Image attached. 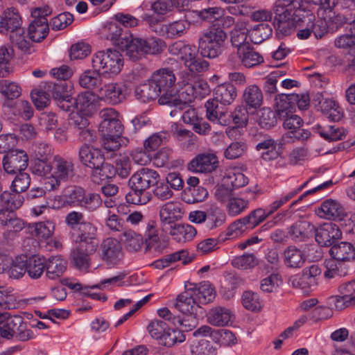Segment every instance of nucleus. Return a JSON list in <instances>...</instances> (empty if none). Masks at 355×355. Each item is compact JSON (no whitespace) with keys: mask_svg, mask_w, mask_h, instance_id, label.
<instances>
[{"mask_svg":"<svg viewBox=\"0 0 355 355\" xmlns=\"http://www.w3.org/2000/svg\"><path fill=\"white\" fill-rule=\"evenodd\" d=\"M28 157L27 153L20 149L12 150L3 157V168L6 173L15 174L24 171L28 166Z\"/></svg>","mask_w":355,"mask_h":355,"instance_id":"9b49d317","label":"nucleus"},{"mask_svg":"<svg viewBox=\"0 0 355 355\" xmlns=\"http://www.w3.org/2000/svg\"><path fill=\"white\" fill-rule=\"evenodd\" d=\"M46 85L47 87L45 86L44 88L51 92L55 101L71 96V87L65 81L57 80L54 83H48Z\"/></svg>","mask_w":355,"mask_h":355,"instance_id":"5fc2aeb1","label":"nucleus"},{"mask_svg":"<svg viewBox=\"0 0 355 355\" xmlns=\"http://www.w3.org/2000/svg\"><path fill=\"white\" fill-rule=\"evenodd\" d=\"M10 41L12 46L24 53L31 54L35 51L33 45L27 39L22 27L10 33Z\"/></svg>","mask_w":355,"mask_h":355,"instance_id":"ea45409f","label":"nucleus"},{"mask_svg":"<svg viewBox=\"0 0 355 355\" xmlns=\"http://www.w3.org/2000/svg\"><path fill=\"white\" fill-rule=\"evenodd\" d=\"M102 73L98 69H87L78 78L80 87L87 89L101 88L103 85Z\"/></svg>","mask_w":355,"mask_h":355,"instance_id":"2f4dec72","label":"nucleus"},{"mask_svg":"<svg viewBox=\"0 0 355 355\" xmlns=\"http://www.w3.org/2000/svg\"><path fill=\"white\" fill-rule=\"evenodd\" d=\"M178 242L191 240L196 234V229L190 225L177 224L175 222L163 228Z\"/></svg>","mask_w":355,"mask_h":355,"instance_id":"b1692460","label":"nucleus"},{"mask_svg":"<svg viewBox=\"0 0 355 355\" xmlns=\"http://www.w3.org/2000/svg\"><path fill=\"white\" fill-rule=\"evenodd\" d=\"M46 275L49 279H56L60 278L67 269V261L60 256H52L46 259Z\"/></svg>","mask_w":355,"mask_h":355,"instance_id":"72a5a7b5","label":"nucleus"},{"mask_svg":"<svg viewBox=\"0 0 355 355\" xmlns=\"http://www.w3.org/2000/svg\"><path fill=\"white\" fill-rule=\"evenodd\" d=\"M0 93L7 100H13L21 96V88L16 82L0 80Z\"/></svg>","mask_w":355,"mask_h":355,"instance_id":"4d7b16f0","label":"nucleus"},{"mask_svg":"<svg viewBox=\"0 0 355 355\" xmlns=\"http://www.w3.org/2000/svg\"><path fill=\"white\" fill-rule=\"evenodd\" d=\"M151 79L154 82L161 96L158 99L160 105H168L174 94H177L175 88L176 78L172 69L162 68L155 71Z\"/></svg>","mask_w":355,"mask_h":355,"instance_id":"0eeeda50","label":"nucleus"},{"mask_svg":"<svg viewBox=\"0 0 355 355\" xmlns=\"http://www.w3.org/2000/svg\"><path fill=\"white\" fill-rule=\"evenodd\" d=\"M316 242L321 246H332L341 238L342 232L338 226L333 223H324L314 231Z\"/></svg>","mask_w":355,"mask_h":355,"instance_id":"f8f14e48","label":"nucleus"},{"mask_svg":"<svg viewBox=\"0 0 355 355\" xmlns=\"http://www.w3.org/2000/svg\"><path fill=\"white\" fill-rule=\"evenodd\" d=\"M97 248L94 245H83L78 243L71 251L70 257L75 266L80 270H87L89 267V256L94 253Z\"/></svg>","mask_w":355,"mask_h":355,"instance_id":"a211bd4d","label":"nucleus"},{"mask_svg":"<svg viewBox=\"0 0 355 355\" xmlns=\"http://www.w3.org/2000/svg\"><path fill=\"white\" fill-rule=\"evenodd\" d=\"M125 243L126 249L130 252L140 250L145 242L143 236L132 230H125L121 238Z\"/></svg>","mask_w":355,"mask_h":355,"instance_id":"49530a36","label":"nucleus"},{"mask_svg":"<svg viewBox=\"0 0 355 355\" xmlns=\"http://www.w3.org/2000/svg\"><path fill=\"white\" fill-rule=\"evenodd\" d=\"M207 226L209 229L221 226L225 221L226 216L224 211L216 205H211L206 211Z\"/></svg>","mask_w":355,"mask_h":355,"instance_id":"3c124183","label":"nucleus"},{"mask_svg":"<svg viewBox=\"0 0 355 355\" xmlns=\"http://www.w3.org/2000/svg\"><path fill=\"white\" fill-rule=\"evenodd\" d=\"M123 65L122 55L116 50L98 51L92 59V68L102 71V73L118 74Z\"/></svg>","mask_w":355,"mask_h":355,"instance_id":"1a4fd4ad","label":"nucleus"},{"mask_svg":"<svg viewBox=\"0 0 355 355\" xmlns=\"http://www.w3.org/2000/svg\"><path fill=\"white\" fill-rule=\"evenodd\" d=\"M169 137L166 131H161L153 134L144 143V148L151 152L157 150L161 145L164 144Z\"/></svg>","mask_w":355,"mask_h":355,"instance_id":"338daca9","label":"nucleus"},{"mask_svg":"<svg viewBox=\"0 0 355 355\" xmlns=\"http://www.w3.org/2000/svg\"><path fill=\"white\" fill-rule=\"evenodd\" d=\"M207 119L214 123L226 126L230 123L232 116L224 110H220L216 102L207 101L205 103Z\"/></svg>","mask_w":355,"mask_h":355,"instance_id":"c9c22d12","label":"nucleus"},{"mask_svg":"<svg viewBox=\"0 0 355 355\" xmlns=\"http://www.w3.org/2000/svg\"><path fill=\"white\" fill-rule=\"evenodd\" d=\"M160 178L159 173L152 168L143 167L129 178L128 185L130 191L125 196L127 202L133 205H146L151 199L148 189Z\"/></svg>","mask_w":355,"mask_h":355,"instance_id":"f03ea898","label":"nucleus"},{"mask_svg":"<svg viewBox=\"0 0 355 355\" xmlns=\"http://www.w3.org/2000/svg\"><path fill=\"white\" fill-rule=\"evenodd\" d=\"M188 286L191 288L198 304H207L215 297L216 292L214 288L207 283H204L198 286L193 284H189Z\"/></svg>","mask_w":355,"mask_h":355,"instance_id":"a19ab883","label":"nucleus"},{"mask_svg":"<svg viewBox=\"0 0 355 355\" xmlns=\"http://www.w3.org/2000/svg\"><path fill=\"white\" fill-rule=\"evenodd\" d=\"M318 214L328 220H342L346 216L343 207L338 201L332 199H327L321 204Z\"/></svg>","mask_w":355,"mask_h":355,"instance_id":"5701e85b","label":"nucleus"},{"mask_svg":"<svg viewBox=\"0 0 355 355\" xmlns=\"http://www.w3.org/2000/svg\"><path fill=\"white\" fill-rule=\"evenodd\" d=\"M232 314L230 309L223 306L211 309L207 314L209 324L214 327H224L231 320Z\"/></svg>","mask_w":355,"mask_h":355,"instance_id":"473e14b6","label":"nucleus"},{"mask_svg":"<svg viewBox=\"0 0 355 355\" xmlns=\"http://www.w3.org/2000/svg\"><path fill=\"white\" fill-rule=\"evenodd\" d=\"M273 10L277 32L284 36L299 29L307 11L302 8V0H277Z\"/></svg>","mask_w":355,"mask_h":355,"instance_id":"f257e3e1","label":"nucleus"},{"mask_svg":"<svg viewBox=\"0 0 355 355\" xmlns=\"http://www.w3.org/2000/svg\"><path fill=\"white\" fill-rule=\"evenodd\" d=\"M248 200L239 197H233L227 203V214L231 216H236L243 213L249 207Z\"/></svg>","mask_w":355,"mask_h":355,"instance_id":"69168bd1","label":"nucleus"},{"mask_svg":"<svg viewBox=\"0 0 355 355\" xmlns=\"http://www.w3.org/2000/svg\"><path fill=\"white\" fill-rule=\"evenodd\" d=\"M75 175L74 164L71 160L55 155L53 159V172L45 183L49 190L57 189L61 182H66Z\"/></svg>","mask_w":355,"mask_h":355,"instance_id":"6e6552de","label":"nucleus"},{"mask_svg":"<svg viewBox=\"0 0 355 355\" xmlns=\"http://www.w3.org/2000/svg\"><path fill=\"white\" fill-rule=\"evenodd\" d=\"M168 51L172 55L179 56L184 66L196 57L199 52L195 46L186 44L181 41L175 42L169 46Z\"/></svg>","mask_w":355,"mask_h":355,"instance_id":"c85d7f7f","label":"nucleus"},{"mask_svg":"<svg viewBox=\"0 0 355 355\" xmlns=\"http://www.w3.org/2000/svg\"><path fill=\"white\" fill-rule=\"evenodd\" d=\"M223 182L234 190L247 184L248 179L243 173L235 169H229L226 171Z\"/></svg>","mask_w":355,"mask_h":355,"instance_id":"603ef678","label":"nucleus"},{"mask_svg":"<svg viewBox=\"0 0 355 355\" xmlns=\"http://www.w3.org/2000/svg\"><path fill=\"white\" fill-rule=\"evenodd\" d=\"M29 229L31 234L38 239H47L53 235L55 224L53 221L48 220L30 225Z\"/></svg>","mask_w":355,"mask_h":355,"instance_id":"37998d69","label":"nucleus"},{"mask_svg":"<svg viewBox=\"0 0 355 355\" xmlns=\"http://www.w3.org/2000/svg\"><path fill=\"white\" fill-rule=\"evenodd\" d=\"M129 33L123 32V28L117 22H111L107 26V38L112 41L113 44L120 49L122 48V42L127 40Z\"/></svg>","mask_w":355,"mask_h":355,"instance_id":"864d4df0","label":"nucleus"},{"mask_svg":"<svg viewBox=\"0 0 355 355\" xmlns=\"http://www.w3.org/2000/svg\"><path fill=\"white\" fill-rule=\"evenodd\" d=\"M0 336L7 340L15 338L19 341H27L32 338L33 334L21 316L0 311Z\"/></svg>","mask_w":355,"mask_h":355,"instance_id":"20e7f679","label":"nucleus"},{"mask_svg":"<svg viewBox=\"0 0 355 355\" xmlns=\"http://www.w3.org/2000/svg\"><path fill=\"white\" fill-rule=\"evenodd\" d=\"M243 101L250 108L259 107L263 101L261 89L255 85L247 87L243 94Z\"/></svg>","mask_w":355,"mask_h":355,"instance_id":"a18cd8bd","label":"nucleus"},{"mask_svg":"<svg viewBox=\"0 0 355 355\" xmlns=\"http://www.w3.org/2000/svg\"><path fill=\"white\" fill-rule=\"evenodd\" d=\"M0 204L3 208L14 211L22 205L23 199L19 193L4 191L0 195Z\"/></svg>","mask_w":355,"mask_h":355,"instance_id":"052dcab7","label":"nucleus"},{"mask_svg":"<svg viewBox=\"0 0 355 355\" xmlns=\"http://www.w3.org/2000/svg\"><path fill=\"white\" fill-rule=\"evenodd\" d=\"M192 355H216V348L211 343L205 339H200L196 345L191 346Z\"/></svg>","mask_w":355,"mask_h":355,"instance_id":"774afa93","label":"nucleus"},{"mask_svg":"<svg viewBox=\"0 0 355 355\" xmlns=\"http://www.w3.org/2000/svg\"><path fill=\"white\" fill-rule=\"evenodd\" d=\"M196 98L193 87L191 83H187L177 94H174L168 105L179 110H184L189 107V103Z\"/></svg>","mask_w":355,"mask_h":355,"instance_id":"393cba45","label":"nucleus"},{"mask_svg":"<svg viewBox=\"0 0 355 355\" xmlns=\"http://www.w3.org/2000/svg\"><path fill=\"white\" fill-rule=\"evenodd\" d=\"M99 132L102 137H121L123 132V125L118 119L112 122L100 124Z\"/></svg>","mask_w":355,"mask_h":355,"instance_id":"e2e57ef3","label":"nucleus"},{"mask_svg":"<svg viewBox=\"0 0 355 355\" xmlns=\"http://www.w3.org/2000/svg\"><path fill=\"white\" fill-rule=\"evenodd\" d=\"M237 92L236 87L230 83H225L218 85L214 90V98L208 101L216 102V105L220 103L222 105H230L236 98Z\"/></svg>","mask_w":355,"mask_h":355,"instance_id":"bb28decb","label":"nucleus"},{"mask_svg":"<svg viewBox=\"0 0 355 355\" xmlns=\"http://www.w3.org/2000/svg\"><path fill=\"white\" fill-rule=\"evenodd\" d=\"M272 33V29L270 24L261 23L249 30V37L252 42L260 44L270 37Z\"/></svg>","mask_w":355,"mask_h":355,"instance_id":"8fccbe9b","label":"nucleus"},{"mask_svg":"<svg viewBox=\"0 0 355 355\" xmlns=\"http://www.w3.org/2000/svg\"><path fill=\"white\" fill-rule=\"evenodd\" d=\"M182 209L178 202L171 201L165 203L160 209L159 216L163 225H170L174 223L175 219L180 217Z\"/></svg>","mask_w":355,"mask_h":355,"instance_id":"f704fd0d","label":"nucleus"},{"mask_svg":"<svg viewBox=\"0 0 355 355\" xmlns=\"http://www.w3.org/2000/svg\"><path fill=\"white\" fill-rule=\"evenodd\" d=\"M207 196L208 192L207 189L202 187H187L184 190L182 200L188 204H193L203 201Z\"/></svg>","mask_w":355,"mask_h":355,"instance_id":"13d9d810","label":"nucleus"},{"mask_svg":"<svg viewBox=\"0 0 355 355\" xmlns=\"http://www.w3.org/2000/svg\"><path fill=\"white\" fill-rule=\"evenodd\" d=\"M189 23L184 20H178L163 26V31L167 37H181L189 28Z\"/></svg>","mask_w":355,"mask_h":355,"instance_id":"bf43d9fd","label":"nucleus"},{"mask_svg":"<svg viewBox=\"0 0 355 355\" xmlns=\"http://www.w3.org/2000/svg\"><path fill=\"white\" fill-rule=\"evenodd\" d=\"M248 36H249V30L246 28L245 23L243 21L236 22L231 31L232 44L236 47L237 50L246 46L249 44L248 42H246Z\"/></svg>","mask_w":355,"mask_h":355,"instance_id":"c03bdc74","label":"nucleus"},{"mask_svg":"<svg viewBox=\"0 0 355 355\" xmlns=\"http://www.w3.org/2000/svg\"><path fill=\"white\" fill-rule=\"evenodd\" d=\"M327 22L324 19H316L313 13L307 10L299 28L297 37L307 39L313 33L316 38H321L327 33Z\"/></svg>","mask_w":355,"mask_h":355,"instance_id":"9d476101","label":"nucleus"},{"mask_svg":"<svg viewBox=\"0 0 355 355\" xmlns=\"http://www.w3.org/2000/svg\"><path fill=\"white\" fill-rule=\"evenodd\" d=\"M313 130L321 137L329 141L343 140L346 137L347 133L344 128L337 125L322 126L318 124L313 127Z\"/></svg>","mask_w":355,"mask_h":355,"instance_id":"a878e982","label":"nucleus"},{"mask_svg":"<svg viewBox=\"0 0 355 355\" xmlns=\"http://www.w3.org/2000/svg\"><path fill=\"white\" fill-rule=\"evenodd\" d=\"M49 32V24L46 18L34 19L29 24L28 33L29 39L34 42L44 40Z\"/></svg>","mask_w":355,"mask_h":355,"instance_id":"c756f323","label":"nucleus"},{"mask_svg":"<svg viewBox=\"0 0 355 355\" xmlns=\"http://www.w3.org/2000/svg\"><path fill=\"white\" fill-rule=\"evenodd\" d=\"M76 242L83 245H94L97 248L98 241L96 239V227L90 222L85 221L74 230Z\"/></svg>","mask_w":355,"mask_h":355,"instance_id":"4be33fe9","label":"nucleus"},{"mask_svg":"<svg viewBox=\"0 0 355 355\" xmlns=\"http://www.w3.org/2000/svg\"><path fill=\"white\" fill-rule=\"evenodd\" d=\"M191 291V288L187 285L185 291L178 296L175 304V308L185 315L191 314L194 306L198 304Z\"/></svg>","mask_w":355,"mask_h":355,"instance_id":"58836bf2","label":"nucleus"},{"mask_svg":"<svg viewBox=\"0 0 355 355\" xmlns=\"http://www.w3.org/2000/svg\"><path fill=\"white\" fill-rule=\"evenodd\" d=\"M218 165L217 157L213 153H202L197 155L189 164L188 168L197 173H211Z\"/></svg>","mask_w":355,"mask_h":355,"instance_id":"2eb2a0df","label":"nucleus"},{"mask_svg":"<svg viewBox=\"0 0 355 355\" xmlns=\"http://www.w3.org/2000/svg\"><path fill=\"white\" fill-rule=\"evenodd\" d=\"M114 176V166L110 163L100 162L99 166L92 169L91 178L94 183L100 184L103 181L110 179Z\"/></svg>","mask_w":355,"mask_h":355,"instance_id":"de8ad7c7","label":"nucleus"},{"mask_svg":"<svg viewBox=\"0 0 355 355\" xmlns=\"http://www.w3.org/2000/svg\"><path fill=\"white\" fill-rule=\"evenodd\" d=\"M127 86L123 83H112L105 85L100 89V95L113 105L125 99L128 94Z\"/></svg>","mask_w":355,"mask_h":355,"instance_id":"f3484780","label":"nucleus"},{"mask_svg":"<svg viewBox=\"0 0 355 355\" xmlns=\"http://www.w3.org/2000/svg\"><path fill=\"white\" fill-rule=\"evenodd\" d=\"M6 272L11 279H17L22 277L26 273V256H17L14 260L12 259V263Z\"/></svg>","mask_w":355,"mask_h":355,"instance_id":"680f3d73","label":"nucleus"},{"mask_svg":"<svg viewBox=\"0 0 355 355\" xmlns=\"http://www.w3.org/2000/svg\"><path fill=\"white\" fill-rule=\"evenodd\" d=\"M329 254L338 261H349L355 259V246L349 242L342 241L334 244L329 249Z\"/></svg>","mask_w":355,"mask_h":355,"instance_id":"cd10ccee","label":"nucleus"},{"mask_svg":"<svg viewBox=\"0 0 355 355\" xmlns=\"http://www.w3.org/2000/svg\"><path fill=\"white\" fill-rule=\"evenodd\" d=\"M321 273V268L318 265L313 264L304 268L301 276L293 281V284L295 287L302 290L303 292H308L317 286L318 279Z\"/></svg>","mask_w":355,"mask_h":355,"instance_id":"ddd939ff","label":"nucleus"},{"mask_svg":"<svg viewBox=\"0 0 355 355\" xmlns=\"http://www.w3.org/2000/svg\"><path fill=\"white\" fill-rule=\"evenodd\" d=\"M76 112L85 116H92L97 110V101L95 95L89 92L80 94L74 100Z\"/></svg>","mask_w":355,"mask_h":355,"instance_id":"aec40b11","label":"nucleus"},{"mask_svg":"<svg viewBox=\"0 0 355 355\" xmlns=\"http://www.w3.org/2000/svg\"><path fill=\"white\" fill-rule=\"evenodd\" d=\"M283 257L285 265L292 268H301L305 261L302 251L293 245L284 250Z\"/></svg>","mask_w":355,"mask_h":355,"instance_id":"79ce46f5","label":"nucleus"},{"mask_svg":"<svg viewBox=\"0 0 355 355\" xmlns=\"http://www.w3.org/2000/svg\"><path fill=\"white\" fill-rule=\"evenodd\" d=\"M277 143L270 137H266L263 141L259 142L256 146L258 151L264 150L261 155L263 159L266 161L272 160L277 157L278 153L275 150Z\"/></svg>","mask_w":355,"mask_h":355,"instance_id":"6e6d98bb","label":"nucleus"},{"mask_svg":"<svg viewBox=\"0 0 355 355\" xmlns=\"http://www.w3.org/2000/svg\"><path fill=\"white\" fill-rule=\"evenodd\" d=\"M101 259L107 264L116 265L122 259L123 252L120 242L113 238L103 240L101 245Z\"/></svg>","mask_w":355,"mask_h":355,"instance_id":"4468645a","label":"nucleus"},{"mask_svg":"<svg viewBox=\"0 0 355 355\" xmlns=\"http://www.w3.org/2000/svg\"><path fill=\"white\" fill-rule=\"evenodd\" d=\"M103 159V155L97 148H92L87 144H83L79 148L78 160L88 168L93 169L98 167Z\"/></svg>","mask_w":355,"mask_h":355,"instance_id":"6ab92c4d","label":"nucleus"},{"mask_svg":"<svg viewBox=\"0 0 355 355\" xmlns=\"http://www.w3.org/2000/svg\"><path fill=\"white\" fill-rule=\"evenodd\" d=\"M122 51L132 60L141 59L146 55H155L162 53L166 47L165 42L159 38L142 39L133 37L130 34L127 40L122 42Z\"/></svg>","mask_w":355,"mask_h":355,"instance_id":"7ed1b4c3","label":"nucleus"},{"mask_svg":"<svg viewBox=\"0 0 355 355\" xmlns=\"http://www.w3.org/2000/svg\"><path fill=\"white\" fill-rule=\"evenodd\" d=\"M136 98L144 102H149L161 96L159 90L157 88L151 78L145 83L138 85L135 91Z\"/></svg>","mask_w":355,"mask_h":355,"instance_id":"e433bc0d","label":"nucleus"},{"mask_svg":"<svg viewBox=\"0 0 355 355\" xmlns=\"http://www.w3.org/2000/svg\"><path fill=\"white\" fill-rule=\"evenodd\" d=\"M315 230V227L311 222L300 220L289 227L288 234L294 242L300 243L311 238Z\"/></svg>","mask_w":355,"mask_h":355,"instance_id":"dca6fc26","label":"nucleus"},{"mask_svg":"<svg viewBox=\"0 0 355 355\" xmlns=\"http://www.w3.org/2000/svg\"><path fill=\"white\" fill-rule=\"evenodd\" d=\"M22 20L15 8H7L0 16V32L12 33L21 28Z\"/></svg>","mask_w":355,"mask_h":355,"instance_id":"412c9836","label":"nucleus"},{"mask_svg":"<svg viewBox=\"0 0 355 355\" xmlns=\"http://www.w3.org/2000/svg\"><path fill=\"white\" fill-rule=\"evenodd\" d=\"M237 55L242 64L248 68L254 67L263 62V56L249 44L237 50Z\"/></svg>","mask_w":355,"mask_h":355,"instance_id":"7c9ffc66","label":"nucleus"},{"mask_svg":"<svg viewBox=\"0 0 355 355\" xmlns=\"http://www.w3.org/2000/svg\"><path fill=\"white\" fill-rule=\"evenodd\" d=\"M227 38L226 33L219 27H211L198 39V51L202 57L215 58L222 53Z\"/></svg>","mask_w":355,"mask_h":355,"instance_id":"39448f33","label":"nucleus"},{"mask_svg":"<svg viewBox=\"0 0 355 355\" xmlns=\"http://www.w3.org/2000/svg\"><path fill=\"white\" fill-rule=\"evenodd\" d=\"M46 259L39 255L26 256V268L28 275L33 279H39L44 273L46 267Z\"/></svg>","mask_w":355,"mask_h":355,"instance_id":"4c0bfd02","label":"nucleus"},{"mask_svg":"<svg viewBox=\"0 0 355 355\" xmlns=\"http://www.w3.org/2000/svg\"><path fill=\"white\" fill-rule=\"evenodd\" d=\"M65 205L72 207H80L89 211L96 210L102 204V199L96 193H86L85 190L78 186L69 187L63 195Z\"/></svg>","mask_w":355,"mask_h":355,"instance_id":"423d86ee","label":"nucleus"},{"mask_svg":"<svg viewBox=\"0 0 355 355\" xmlns=\"http://www.w3.org/2000/svg\"><path fill=\"white\" fill-rule=\"evenodd\" d=\"M248 146L243 141L232 142L224 150V157L227 159H236L241 157L247 151Z\"/></svg>","mask_w":355,"mask_h":355,"instance_id":"0e129e2a","label":"nucleus"},{"mask_svg":"<svg viewBox=\"0 0 355 355\" xmlns=\"http://www.w3.org/2000/svg\"><path fill=\"white\" fill-rule=\"evenodd\" d=\"M188 252L182 250L174 253L166 255L164 258L158 259L153 263V266L157 269H163L169 266L170 263L177 261H182L184 264H187L191 261L188 257Z\"/></svg>","mask_w":355,"mask_h":355,"instance_id":"09e8293b","label":"nucleus"}]
</instances>
